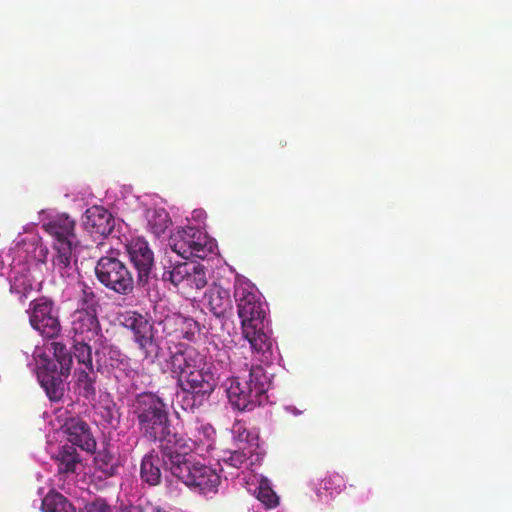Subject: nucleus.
Here are the masks:
<instances>
[{
	"label": "nucleus",
	"mask_w": 512,
	"mask_h": 512,
	"mask_svg": "<svg viewBox=\"0 0 512 512\" xmlns=\"http://www.w3.org/2000/svg\"><path fill=\"white\" fill-rule=\"evenodd\" d=\"M233 296L237 314L241 320L244 339L249 342L253 354L260 362H271L273 339L265 330L266 310L261 294L250 280L243 276H237L234 282Z\"/></svg>",
	"instance_id": "1"
},
{
	"label": "nucleus",
	"mask_w": 512,
	"mask_h": 512,
	"mask_svg": "<svg viewBox=\"0 0 512 512\" xmlns=\"http://www.w3.org/2000/svg\"><path fill=\"white\" fill-rule=\"evenodd\" d=\"M130 412L137 420L139 432L148 441L158 438L172 426L168 404L156 393L136 394L131 401Z\"/></svg>",
	"instance_id": "2"
},
{
	"label": "nucleus",
	"mask_w": 512,
	"mask_h": 512,
	"mask_svg": "<svg viewBox=\"0 0 512 512\" xmlns=\"http://www.w3.org/2000/svg\"><path fill=\"white\" fill-rule=\"evenodd\" d=\"M227 397L239 411H250L267 399L271 381L262 366H252L245 378L233 377L226 382Z\"/></svg>",
	"instance_id": "3"
},
{
	"label": "nucleus",
	"mask_w": 512,
	"mask_h": 512,
	"mask_svg": "<svg viewBox=\"0 0 512 512\" xmlns=\"http://www.w3.org/2000/svg\"><path fill=\"white\" fill-rule=\"evenodd\" d=\"M176 384L185 394L183 408L194 411L214 392L218 385V376L213 365L205 360L199 368L182 375Z\"/></svg>",
	"instance_id": "4"
},
{
	"label": "nucleus",
	"mask_w": 512,
	"mask_h": 512,
	"mask_svg": "<svg viewBox=\"0 0 512 512\" xmlns=\"http://www.w3.org/2000/svg\"><path fill=\"white\" fill-rule=\"evenodd\" d=\"M95 276L106 289L117 295L128 296L134 291L132 272L115 256H102L96 263Z\"/></svg>",
	"instance_id": "5"
},
{
	"label": "nucleus",
	"mask_w": 512,
	"mask_h": 512,
	"mask_svg": "<svg viewBox=\"0 0 512 512\" xmlns=\"http://www.w3.org/2000/svg\"><path fill=\"white\" fill-rule=\"evenodd\" d=\"M159 442V451L162 457V465L165 471L174 476L191 458L189 454L194 450L192 438L172 432L168 428L158 438L149 440Z\"/></svg>",
	"instance_id": "6"
},
{
	"label": "nucleus",
	"mask_w": 512,
	"mask_h": 512,
	"mask_svg": "<svg viewBox=\"0 0 512 512\" xmlns=\"http://www.w3.org/2000/svg\"><path fill=\"white\" fill-rule=\"evenodd\" d=\"M26 313L31 327L42 337L53 339L60 334L59 311L52 299L41 296L32 300Z\"/></svg>",
	"instance_id": "7"
},
{
	"label": "nucleus",
	"mask_w": 512,
	"mask_h": 512,
	"mask_svg": "<svg viewBox=\"0 0 512 512\" xmlns=\"http://www.w3.org/2000/svg\"><path fill=\"white\" fill-rule=\"evenodd\" d=\"M173 477L190 490L203 495L216 494L221 484L220 475L199 461L190 460Z\"/></svg>",
	"instance_id": "8"
},
{
	"label": "nucleus",
	"mask_w": 512,
	"mask_h": 512,
	"mask_svg": "<svg viewBox=\"0 0 512 512\" xmlns=\"http://www.w3.org/2000/svg\"><path fill=\"white\" fill-rule=\"evenodd\" d=\"M61 367L46 354L39 355L37 377L50 401H60L65 393L64 382L69 375L61 374Z\"/></svg>",
	"instance_id": "9"
},
{
	"label": "nucleus",
	"mask_w": 512,
	"mask_h": 512,
	"mask_svg": "<svg viewBox=\"0 0 512 512\" xmlns=\"http://www.w3.org/2000/svg\"><path fill=\"white\" fill-rule=\"evenodd\" d=\"M122 325L132 331L133 339L145 358H150L155 348H158L155 339L154 324L144 315L136 312H126L122 316Z\"/></svg>",
	"instance_id": "10"
},
{
	"label": "nucleus",
	"mask_w": 512,
	"mask_h": 512,
	"mask_svg": "<svg viewBox=\"0 0 512 512\" xmlns=\"http://www.w3.org/2000/svg\"><path fill=\"white\" fill-rule=\"evenodd\" d=\"M207 237L195 227H186L177 231L170 238V246L174 252L187 259L189 257H206Z\"/></svg>",
	"instance_id": "11"
},
{
	"label": "nucleus",
	"mask_w": 512,
	"mask_h": 512,
	"mask_svg": "<svg viewBox=\"0 0 512 512\" xmlns=\"http://www.w3.org/2000/svg\"><path fill=\"white\" fill-rule=\"evenodd\" d=\"M170 349V356L167 360V366L172 376L178 381L189 371L199 368L206 356L200 353L195 347L178 343L174 349Z\"/></svg>",
	"instance_id": "12"
},
{
	"label": "nucleus",
	"mask_w": 512,
	"mask_h": 512,
	"mask_svg": "<svg viewBox=\"0 0 512 512\" xmlns=\"http://www.w3.org/2000/svg\"><path fill=\"white\" fill-rule=\"evenodd\" d=\"M129 259L137 271V283L145 286L154 266V254L149 244L143 238H133L126 245Z\"/></svg>",
	"instance_id": "13"
},
{
	"label": "nucleus",
	"mask_w": 512,
	"mask_h": 512,
	"mask_svg": "<svg viewBox=\"0 0 512 512\" xmlns=\"http://www.w3.org/2000/svg\"><path fill=\"white\" fill-rule=\"evenodd\" d=\"M67 441L74 447L88 453H95L96 440L92 434L89 424L80 417H69L62 425Z\"/></svg>",
	"instance_id": "14"
},
{
	"label": "nucleus",
	"mask_w": 512,
	"mask_h": 512,
	"mask_svg": "<svg viewBox=\"0 0 512 512\" xmlns=\"http://www.w3.org/2000/svg\"><path fill=\"white\" fill-rule=\"evenodd\" d=\"M77 243L53 242L52 268L53 272L62 278L73 276L76 271L77 257L75 248Z\"/></svg>",
	"instance_id": "15"
},
{
	"label": "nucleus",
	"mask_w": 512,
	"mask_h": 512,
	"mask_svg": "<svg viewBox=\"0 0 512 512\" xmlns=\"http://www.w3.org/2000/svg\"><path fill=\"white\" fill-rule=\"evenodd\" d=\"M99 323L95 310L78 309L73 313V340L90 341L98 334Z\"/></svg>",
	"instance_id": "16"
},
{
	"label": "nucleus",
	"mask_w": 512,
	"mask_h": 512,
	"mask_svg": "<svg viewBox=\"0 0 512 512\" xmlns=\"http://www.w3.org/2000/svg\"><path fill=\"white\" fill-rule=\"evenodd\" d=\"M83 224L91 233L107 237L114 230L115 219L105 208L93 206L86 210Z\"/></svg>",
	"instance_id": "17"
},
{
	"label": "nucleus",
	"mask_w": 512,
	"mask_h": 512,
	"mask_svg": "<svg viewBox=\"0 0 512 512\" xmlns=\"http://www.w3.org/2000/svg\"><path fill=\"white\" fill-rule=\"evenodd\" d=\"M43 229L53 237V242L77 243L75 230V221L66 214H61L47 223L43 224Z\"/></svg>",
	"instance_id": "18"
},
{
	"label": "nucleus",
	"mask_w": 512,
	"mask_h": 512,
	"mask_svg": "<svg viewBox=\"0 0 512 512\" xmlns=\"http://www.w3.org/2000/svg\"><path fill=\"white\" fill-rule=\"evenodd\" d=\"M53 459L57 465L58 474L65 477L78 474L83 466L82 458L77 448L70 444L61 446Z\"/></svg>",
	"instance_id": "19"
},
{
	"label": "nucleus",
	"mask_w": 512,
	"mask_h": 512,
	"mask_svg": "<svg viewBox=\"0 0 512 512\" xmlns=\"http://www.w3.org/2000/svg\"><path fill=\"white\" fill-rule=\"evenodd\" d=\"M204 298L209 310L217 318L225 317V315L232 310V300L229 290L219 285L210 287L206 291Z\"/></svg>",
	"instance_id": "20"
},
{
	"label": "nucleus",
	"mask_w": 512,
	"mask_h": 512,
	"mask_svg": "<svg viewBox=\"0 0 512 512\" xmlns=\"http://www.w3.org/2000/svg\"><path fill=\"white\" fill-rule=\"evenodd\" d=\"M162 457L160 458L154 450L146 454L140 467L141 479L150 486H156L161 482V469Z\"/></svg>",
	"instance_id": "21"
},
{
	"label": "nucleus",
	"mask_w": 512,
	"mask_h": 512,
	"mask_svg": "<svg viewBox=\"0 0 512 512\" xmlns=\"http://www.w3.org/2000/svg\"><path fill=\"white\" fill-rule=\"evenodd\" d=\"M193 269V262L173 263L168 260L167 263H164L162 280L170 282L174 286L184 285L186 277L189 276V271H193Z\"/></svg>",
	"instance_id": "22"
},
{
	"label": "nucleus",
	"mask_w": 512,
	"mask_h": 512,
	"mask_svg": "<svg viewBox=\"0 0 512 512\" xmlns=\"http://www.w3.org/2000/svg\"><path fill=\"white\" fill-rule=\"evenodd\" d=\"M94 463L96 470L103 473L105 477H113L118 474L120 460L108 448H103L96 453Z\"/></svg>",
	"instance_id": "23"
},
{
	"label": "nucleus",
	"mask_w": 512,
	"mask_h": 512,
	"mask_svg": "<svg viewBox=\"0 0 512 512\" xmlns=\"http://www.w3.org/2000/svg\"><path fill=\"white\" fill-rule=\"evenodd\" d=\"M14 275L10 280V292L18 295L21 301L27 299L33 290L32 277L28 270L21 272H13Z\"/></svg>",
	"instance_id": "24"
},
{
	"label": "nucleus",
	"mask_w": 512,
	"mask_h": 512,
	"mask_svg": "<svg viewBox=\"0 0 512 512\" xmlns=\"http://www.w3.org/2000/svg\"><path fill=\"white\" fill-rule=\"evenodd\" d=\"M96 375L94 369H81L77 372L76 386L79 394L86 399L94 398L96 395Z\"/></svg>",
	"instance_id": "25"
},
{
	"label": "nucleus",
	"mask_w": 512,
	"mask_h": 512,
	"mask_svg": "<svg viewBox=\"0 0 512 512\" xmlns=\"http://www.w3.org/2000/svg\"><path fill=\"white\" fill-rule=\"evenodd\" d=\"M43 512H75L72 504L60 493L50 492L42 500Z\"/></svg>",
	"instance_id": "26"
},
{
	"label": "nucleus",
	"mask_w": 512,
	"mask_h": 512,
	"mask_svg": "<svg viewBox=\"0 0 512 512\" xmlns=\"http://www.w3.org/2000/svg\"><path fill=\"white\" fill-rule=\"evenodd\" d=\"M53 360L61 367L62 375H70L73 356L67 347L61 342H52Z\"/></svg>",
	"instance_id": "27"
},
{
	"label": "nucleus",
	"mask_w": 512,
	"mask_h": 512,
	"mask_svg": "<svg viewBox=\"0 0 512 512\" xmlns=\"http://www.w3.org/2000/svg\"><path fill=\"white\" fill-rule=\"evenodd\" d=\"M171 224L170 217L164 209L154 210L148 216V227L157 237L163 235Z\"/></svg>",
	"instance_id": "28"
},
{
	"label": "nucleus",
	"mask_w": 512,
	"mask_h": 512,
	"mask_svg": "<svg viewBox=\"0 0 512 512\" xmlns=\"http://www.w3.org/2000/svg\"><path fill=\"white\" fill-rule=\"evenodd\" d=\"M73 355L79 364L92 372V349L88 341L73 340Z\"/></svg>",
	"instance_id": "29"
},
{
	"label": "nucleus",
	"mask_w": 512,
	"mask_h": 512,
	"mask_svg": "<svg viewBox=\"0 0 512 512\" xmlns=\"http://www.w3.org/2000/svg\"><path fill=\"white\" fill-rule=\"evenodd\" d=\"M193 268V271H189V276L186 277L183 286L197 290L202 289L207 285L205 269L202 265L196 263H193Z\"/></svg>",
	"instance_id": "30"
},
{
	"label": "nucleus",
	"mask_w": 512,
	"mask_h": 512,
	"mask_svg": "<svg viewBox=\"0 0 512 512\" xmlns=\"http://www.w3.org/2000/svg\"><path fill=\"white\" fill-rule=\"evenodd\" d=\"M173 322L175 325L182 328V337L189 341L194 338L195 332L199 331L198 322L191 317H186L179 314L173 318Z\"/></svg>",
	"instance_id": "31"
},
{
	"label": "nucleus",
	"mask_w": 512,
	"mask_h": 512,
	"mask_svg": "<svg viewBox=\"0 0 512 512\" xmlns=\"http://www.w3.org/2000/svg\"><path fill=\"white\" fill-rule=\"evenodd\" d=\"M195 434L192 438L193 448L196 445H210L215 436V430L210 424H200L195 427Z\"/></svg>",
	"instance_id": "32"
},
{
	"label": "nucleus",
	"mask_w": 512,
	"mask_h": 512,
	"mask_svg": "<svg viewBox=\"0 0 512 512\" xmlns=\"http://www.w3.org/2000/svg\"><path fill=\"white\" fill-rule=\"evenodd\" d=\"M257 499L267 508H274L278 505L279 499L276 493L266 484H260Z\"/></svg>",
	"instance_id": "33"
},
{
	"label": "nucleus",
	"mask_w": 512,
	"mask_h": 512,
	"mask_svg": "<svg viewBox=\"0 0 512 512\" xmlns=\"http://www.w3.org/2000/svg\"><path fill=\"white\" fill-rule=\"evenodd\" d=\"M249 457L248 455L239 450L228 452L224 457L223 461L228 464L229 466H232L234 468H241L243 465H245L248 461Z\"/></svg>",
	"instance_id": "34"
},
{
	"label": "nucleus",
	"mask_w": 512,
	"mask_h": 512,
	"mask_svg": "<svg viewBox=\"0 0 512 512\" xmlns=\"http://www.w3.org/2000/svg\"><path fill=\"white\" fill-rule=\"evenodd\" d=\"M84 512H110V506L103 499H96L85 505Z\"/></svg>",
	"instance_id": "35"
},
{
	"label": "nucleus",
	"mask_w": 512,
	"mask_h": 512,
	"mask_svg": "<svg viewBox=\"0 0 512 512\" xmlns=\"http://www.w3.org/2000/svg\"><path fill=\"white\" fill-rule=\"evenodd\" d=\"M95 298L96 295L93 292V290L85 285L84 288L82 289L81 301L84 306L82 309L92 310L91 308L95 304Z\"/></svg>",
	"instance_id": "36"
},
{
	"label": "nucleus",
	"mask_w": 512,
	"mask_h": 512,
	"mask_svg": "<svg viewBox=\"0 0 512 512\" xmlns=\"http://www.w3.org/2000/svg\"><path fill=\"white\" fill-rule=\"evenodd\" d=\"M144 512H170V510L166 506L146 500Z\"/></svg>",
	"instance_id": "37"
},
{
	"label": "nucleus",
	"mask_w": 512,
	"mask_h": 512,
	"mask_svg": "<svg viewBox=\"0 0 512 512\" xmlns=\"http://www.w3.org/2000/svg\"><path fill=\"white\" fill-rule=\"evenodd\" d=\"M145 508V501L143 503H140L138 505H125L122 506L119 510V512H144Z\"/></svg>",
	"instance_id": "38"
},
{
	"label": "nucleus",
	"mask_w": 512,
	"mask_h": 512,
	"mask_svg": "<svg viewBox=\"0 0 512 512\" xmlns=\"http://www.w3.org/2000/svg\"><path fill=\"white\" fill-rule=\"evenodd\" d=\"M334 480H339V477H338V476H334V477H329L328 479H324V480H323V488H324L325 490H327V491H328V490H332V488H331L330 484H331L332 482H334Z\"/></svg>",
	"instance_id": "39"
}]
</instances>
